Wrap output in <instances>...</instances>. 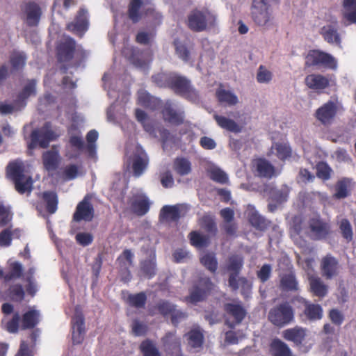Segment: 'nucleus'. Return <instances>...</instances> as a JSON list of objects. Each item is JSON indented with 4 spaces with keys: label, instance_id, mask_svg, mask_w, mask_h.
Instances as JSON below:
<instances>
[{
    "label": "nucleus",
    "instance_id": "nucleus-1",
    "mask_svg": "<svg viewBox=\"0 0 356 356\" xmlns=\"http://www.w3.org/2000/svg\"><path fill=\"white\" fill-rule=\"evenodd\" d=\"M331 232L330 223L318 216L310 218L304 226H302L300 220H295L291 228L292 235L297 234L300 235V237L308 236L314 241L325 239L330 235Z\"/></svg>",
    "mask_w": 356,
    "mask_h": 356
},
{
    "label": "nucleus",
    "instance_id": "nucleus-2",
    "mask_svg": "<svg viewBox=\"0 0 356 356\" xmlns=\"http://www.w3.org/2000/svg\"><path fill=\"white\" fill-rule=\"evenodd\" d=\"M7 175L13 181L16 191L21 193H30L33 188L32 177L26 174L21 161H15L7 167Z\"/></svg>",
    "mask_w": 356,
    "mask_h": 356
},
{
    "label": "nucleus",
    "instance_id": "nucleus-3",
    "mask_svg": "<svg viewBox=\"0 0 356 356\" xmlns=\"http://www.w3.org/2000/svg\"><path fill=\"white\" fill-rule=\"evenodd\" d=\"M216 16L209 10L194 9L188 15L186 25L193 31L202 32L213 26Z\"/></svg>",
    "mask_w": 356,
    "mask_h": 356
},
{
    "label": "nucleus",
    "instance_id": "nucleus-4",
    "mask_svg": "<svg viewBox=\"0 0 356 356\" xmlns=\"http://www.w3.org/2000/svg\"><path fill=\"white\" fill-rule=\"evenodd\" d=\"M251 17L259 26H268L273 23V17L267 0H253Z\"/></svg>",
    "mask_w": 356,
    "mask_h": 356
},
{
    "label": "nucleus",
    "instance_id": "nucleus-5",
    "mask_svg": "<svg viewBox=\"0 0 356 356\" xmlns=\"http://www.w3.org/2000/svg\"><path fill=\"white\" fill-rule=\"evenodd\" d=\"M293 308L288 302L273 307L268 314L269 321L277 327H283L289 324L293 320Z\"/></svg>",
    "mask_w": 356,
    "mask_h": 356
},
{
    "label": "nucleus",
    "instance_id": "nucleus-6",
    "mask_svg": "<svg viewBox=\"0 0 356 356\" xmlns=\"http://www.w3.org/2000/svg\"><path fill=\"white\" fill-rule=\"evenodd\" d=\"M57 136L58 135L51 130L50 125L46 124L40 130H34L32 132L30 147H34L38 143L40 147L46 148Z\"/></svg>",
    "mask_w": 356,
    "mask_h": 356
},
{
    "label": "nucleus",
    "instance_id": "nucleus-7",
    "mask_svg": "<svg viewBox=\"0 0 356 356\" xmlns=\"http://www.w3.org/2000/svg\"><path fill=\"white\" fill-rule=\"evenodd\" d=\"M338 109L337 102L329 101L316 111L315 117L324 126H329L334 121Z\"/></svg>",
    "mask_w": 356,
    "mask_h": 356
},
{
    "label": "nucleus",
    "instance_id": "nucleus-8",
    "mask_svg": "<svg viewBox=\"0 0 356 356\" xmlns=\"http://www.w3.org/2000/svg\"><path fill=\"white\" fill-rule=\"evenodd\" d=\"M306 63L308 65H321L330 69L337 67V61L332 56L318 50L309 53Z\"/></svg>",
    "mask_w": 356,
    "mask_h": 356
},
{
    "label": "nucleus",
    "instance_id": "nucleus-9",
    "mask_svg": "<svg viewBox=\"0 0 356 356\" xmlns=\"http://www.w3.org/2000/svg\"><path fill=\"white\" fill-rule=\"evenodd\" d=\"M22 12L24 20L28 26H38L42 15V10L38 4L28 2L24 5Z\"/></svg>",
    "mask_w": 356,
    "mask_h": 356
},
{
    "label": "nucleus",
    "instance_id": "nucleus-10",
    "mask_svg": "<svg viewBox=\"0 0 356 356\" xmlns=\"http://www.w3.org/2000/svg\"><path fill=\"white\" fill-rule=\"evenodd\" d=\"M85 334L84 318L80 307H76L72 320V341L74 343H81Z\"/></svg>",
    "mask_w": 356,
    "mask_h": 356
},
{
    "label": "nucleus",
    "instance_id": "nucleus-11",
    "mask_svg": "<svg viewBox=\"0 0 356 356\" xmlns=\"http://www.w3.org/2000/svg\"><path fill=\"white\" fill-rule=\"evenodd\" d=\"M188 206L184 204L164 206L161 210L160 218L162 220L167 222L176 221L181 216H184L188 211Z\"/></svg>",
    "mask_w": 356,
    "mask_h": 356
},
{
    "label": "nucleus",
    "instance_id": "nucleus-12",
    "mask_svg": "<svg viewBox=\"0 0 356 356\" xmlns=\"http://www.w3.org/2000/svg\"><path fill=\"white\" fill-rule=\"evenodd\" d=\"M322 275L330 280L339 274L340 266L338 260L330 254L323 257L321 261Z\"/></svg>",
    "mask_w": 356,
    "mask_h": 356
},
{
    "label": "nucleus",
    "instance_id": "nucleus-13",
    "mask_svg": "<svg viewBox=\"0 0 356 356\" xmlns=\"http://www.w3.org/2000/svg\"><path fill=\"white\" fill-rule=\"evenodd\" d=\"M171 84L177 92L181 94L192 101L196 100L197 95L191 87L189 81L184 77L175 76L172 78Z\"/></svg>",
    "mask_w": 356,
    "mask_h": 356
},
{
    "label": "nucleus",
    "instance_id": "nucleus-14",
    "mask_svg": "<svg viewBox=\"0 0 356 356\" xmlns=\"http://www.w3.org/2000/svg\"><path fill=\"white\" fill-rule=\"evenodd\" d=\"M94 216V209L90 202L89 196H86L84 199L80 202L76 209L73 216V219L79 222L81 220L90 221Z\"/></svg>",
    "mask_w": 356,
    "mask_h": 356
},
{
    "label": "nucleus",
    "instance_id": "nucleus-15",
    "mask_svg": "<svg viewBox=\"0 0 356 356\" xmlns=\"http://www.w3.org/2000/svg\"><path fill=\"white\" fill-rule=\"evenodd\" d=\"M292 301L293 303L297 302L304 305V314L309 320L317 321L322 318L323 309L320 305L310 303L302 297H296Z\"/></svg>",
    "mask_w": 356,
    "mask_h": 356
},
{
    "label": "nucleus",
    "instance_id": "nucleus-16",
    "mask_svg": "<svg viewBox=\"0 0 356 356\" xmlns=\"http://www.w3.org/2000/svg\"><path fill=\"white\" fill-rule=\"evenodd\" d=\"M75 41L70 37H63L58 47V58L60 62L68 61L73 57Z\"/></svg>",
    "mask_w": 356,
    "mask_h": 356
},
{
    "label": "nucleus",
    "instance_id": "nucleus-17",
    "mask_svg": "<svg viewBox=\"0 0 356 356\" xmlns=\"http://www.w3.org/2000/svg\"><path fill=\"white\" fill-rule=\"evenodd\" d=\"M213 284L209 278L207 277H201L199 280L197 286L191 291L190 295V300L192 302H197L202 300L207 292L211 290Z\"/></svg>",
    "mask_w": 356,
    "mask_h": 356
},
{
    "label": "nucleus",
    "instance_id": "nucleus-18",
    "mask_svg": "<svg viewBox=\"0 0 356 356\" xmlns=\"http://www.w3.org/2000/svg\"><path fill=\"white\" fill-rule=\"evenodd\" d=\"M149 159L141 147H137L132 161L134 176H140L147 167Z\"/></svg>",
    "mask_w": 356,
    "mask_h": 356
},
{
    "label": "nucleus",
    "instance_id": "nucleus-19",
    "mask_svg": "<svg viewBox=\"0 0 356 356\" xmlns=\"http://www.w3.org/2000/svg\"><path fill=\"white\" fill-rule=\"evenodd\" d=\"M252 165L255 168L259 177L270 179L275 174L274 166L264 159H257L252 161Z\"/></svg>",
    "mask_w": 356,
    "mask_h": 356
},
{
    "label": "nucleus",
    "instance_id": "nucleus-20",
    "mask_svg": "<svg viewBox=\"0 0 356 356\" xmlns=\"http://www.w3.org/2000/svg\"><path fill=\"white\" fill-rule=\"evenodd\" d=\"M310 291L319 298L325 297L327 293L328 286L317 275L308 274Z\"/></svg>",
    "mask_w": 356,
    "mask_h": 356
},
{
    "label": "nucleus",
    "instance_id": "nucleus-21",
    "mask_svg": "<svg viewBox=\"0 0 356 356\" xmlns=\"http://www.w3.org/2000/svg\"><path fill=\"white\" fill-rule=\"evenodd\" d=\"M87 10H80L74 22L67 24V29L79 36H81L83 32L87 29L88 22L86 19Z\"/></svg>",
    "mask_w": 356,
    "mask_h": 356
},
{
    "label": "nucleus",
    "instance_id": "nucleus-22",
    "mask_svg": "<svg viewBox=\"0 0 356 356\" xmlns=\"http://www.w3.org/2000/svg\"><path fill=\"white\" fill-rule=\"evenodd\" d=\"M131 208L138 216L145 215L149 209L147 197L143 194L134 195L131 200Z\"/></svg>",
    "mask_w": 356,
    "mask_h": 356
},
{
    "label": "nucleus",
    "instance_id": "nucleus-23",
    "mask_svg": "<svg viewBox=\"0 0 356 356\" xmlns=\"http://www.w3.org/2000/svg\"><path fill=\"white\" fill-rule=\"evenodd\" d=\"M213 118L222 129L233 133H240L242 131L243 127L232 119L217 114H215Z\"/></svg>",
    "mask_w": 356,
    "mask_h": 356
},
{
    "label": "nucleus",
    "instance_id": "nucleus-24",
    "mask_svg": "<svg viewBox=\"0 0 356 356\" xmlns=\"http://www.w3.org/2000/svg\"><path fill=\"white\" fill-rule=\"evenodd\" d=\"M216 97L218 101L229 106H234L238 104V96L232 90L220 88L216 91Z\"/></svg>",
    "mask_w": 356,
    "mask_h": 356
},
{
    "label": "nucleus",
    "instance_id": "nucleus-25",
    "mask_svg": "<svg viewBox=\"0 0 356 356\" xmlns=\"http://www.w3.org/2000/svg\"><path fill=\"white\" fill-rule=\"evenodd\" d=\"M305 335V330L298 326L287 329L283 332V337L286 340L293 341L297 345L302 343Z\"/></svg>",
    "mask_w": 356,
    "mask_h": 356
},
{
    "label": "nucleus",
    "instance_id": "nucleus-26",
    "mask_svg": "<svg viewBox=\"0 0 356 356\" xmlns=\"http://www.w3.org/2000/svg\"><path fill=\"white\" fill-rule=\"evenodd\" d=\"M306 85L313 90H323L327 87L328 79L321 74H310L305 78Z\"/></svg>",
    "mask_w": 356,
    "mask_h": 356
},
{
    "label": "nucleus",
    "instance_id": "nucleus-27",
    "mask_svg": "<svg viewBox=\"0 0 356 356\" xmlns=\"http://www.w3.org/2000/svg\"><path fill=\"white\" fill-rule=\"evenodd\" d=\"M229 286L233 290L241 289V292L243 294H248L252 288L251 282L248 281L245 277H241L237 278V277H235L234 275H229Z\"/></svg>",
    "mask_w": 356,
    "mask_h": 356
},
{
    "label": "nucleus",
    "instance_id": "nucleus-28",
    "mask_svg": "<svg viewBox=\"0 0 356 356\" xmlns=\"http://www.w3.org/2000/svg\"><path fill=\"white\" fill-rule=\"evenodd\" d=\"M44 168L48 171H54L57 168L58 164V152L54 147L51 150L47 151L42 156Z\"/></svg>",
    "mask_w": 356,
    "mask_h": 356
},
{
    "label": "nucleus",
    "instance_id": "nucleus-29",
    "mask_svg": "<svg viewBox=\"0 0 356 356\" xmlns=\"http://www.w3.org/2000/svg\"><path fill=\"white\" fill-rule=\"evenodd\" d=\"M225 310L234 318L236 324L240 323L246 314L245 309L239 304L227 303L225 305Z\"/></svg>",
    "mask_w": 356,
    "mask_h": 356
},
{
    "label": "nucleus",
    "instance_id": "nucleus-30",
    "mask_svg": "<svg viewBox=\"0 0 356 356\" xmlns=\"http://www.w3.org/2000/svg\"><path fill=\"white\" fill-rule=\"evenodd\" d=\"M270 352L273 356H293L289 346L278 339H275L272 341Z\"/></svg>",
    "mask_w": 356,
    "mask_h": 356
},
{
    "label": "nucleus",
    "instance_id": "nucleus-31",
    "mask_svg": "<svg viewBox=\"0 0 356 356\" xmlns=\"http://www.w3.org/2000/svg\"><path fill=\"white\" fill-rule=\"evenodd\" d=\"M163 115L165 120L172 124H180L183 122L184 116L182 113H178L172 108L170 102H167L163 111Z\"/></svg>",
    "mask_w": 356,
    "mask_h": 356
},
{
    "label": "nucleus",
    "instance_id": "nucleus-32",
    "mask_svg": "<svg viewBox=\"0 0 356 356\" xmlns=\"http://www.w3.org/2000/svg\"><path fill=\"white\" fill-rule=\"evenodd\" d=\"M325 40L331 44H340L341 40L337 29L332 25L324 26L321 31Z\"/></svg>",
    "mask_w": 356,
    "mask_h": 356
},
{
    "label": "nucleus",
    "instance_id": "nucleus-33",
    "mask_svg": "<svg viewBox=\"0 0 356 356\" xmlns=\"http://www.w3.org/2000/svg\"><path fill=\"white\" fill-rule=\"evenodd\" d=\"M243 266V259L239 255H232L229 257L227 263V270L230 273L229 275L238 276Z\"/></svg>",
    "mask_w": 356,
    "mask_h": 356
},
{
    "label": "nucleus",
    "instance_id": "nucleus-34",
    "mask_svg": "<svg viewBox=\"0 0 356 356\" xmlns=\"http://www.w3.org/2000/svg\"><path fill=\"white\" fill-rule=\"evenodd\" d=\"M291 149L286 144L275 143L272 145L268 156L275 154L280 159L284 160L291 156Z\"/></svg>",
    "mask_w": 356,
    "mask_h": 356
},
{
    "label": "nucleus",
    "instance_id": "nucleus-35",
    "mask_svg": "<svg viewBox=\"0 0 356 356\" xmlns=\"http://www.w3.org/2000/svg\"><path fill=\"white\" fill-rule=\"evenodd\" d=\"M343 16L350 23H356V0H343Z\"/></svg>",
    "mask_w": 356,
    "mask_h": 356
},
{
    "label": "nucleus",
    "instance_id": "nucleus-36",
    "mask_svg": "<svg viewBox=\"0 0 356 356\" xmlns=\"http://www.w3.org/2000/svg\"><path fill=\"white\" fill-rule=\"evenodd\" d=\"M26 56L24 52L14 51L10 58V62L14 71L22 70L26 65Z\"/></svg>",
    "mask_w": 356,
    "mask_h": 356
},
{
    "label": "nucleus",
    "instance_id": "nucleus-37",
    "mask_svg": "<svg viewBox=\"0 0 356 356\" xmlns=\"http://www.w3.org/2000/svg\"><path fill=\"white\" fill-rule=\"evenodd\" d=\"M173 169L179 175H187L191 171V163L185 158H177L174 161Z\"/></svg>",
    "mask_w": 356,
    "mask_h": 356
},
{
    "label": "nucleus",
    "instance_id": "nucleus-38",
    "mask_svg": "<svg viewBox=\"0 0 356 356\" xmlns=\"http://www.w3.org/2000/svg\"><path fill=\"white\" fill-rule=\"evenodd\" d=\"M280 285L282 289L286 291L298 290V282L293 273L283 275L280 280Z\"/></svg>",
    "mask_w": 356,
    "mask_h": 356
},
{
    "label": "nucleus",
    "instance_id": "nucleus-39",
    "mask_svg": "<svg viewBox=\"0 0 356 356\" xmlns=\"http://www.w3.org/2000/svg\"><path fill=\"white\" fill-rule=\"evenodd\" d=\"M142 5V0H132L129 3L128 10L129 17L134 23L138 22L141 18L140 8Z\"/></svg>",
    "mask_w": 356,
    "mask_h": 356
},
{
    "label": "nucleus",
    "instance_id": "nucleus-40",
    "mask_svg": "<svg viewBox=\"0 0 356 356\" xmlns=\"http://www.w3.org/2000/svg\"><path fill=\"white\" fill-rule=\"evenodd\" d=\"M98 138V133L95 130L90 131L87 136V143L88 145L86 146V150L90 157L95 158L96 156V145L95 142Z\"/></svg>",
    "mask_w": 356,
    "mask_h": 356
},
{
    "label": "nucleus",
    "instance_id": "nucleus-41",
    "mask_svg": "<svg viewBox=\"0 0 356 356\" xmlns=\"http://www.w3.org/2000/svg\"><path fill=\"white\" fill-rule=\"evenodd\" d=\"M43 199L47 204V211L50 213H54L57 209L58 198L57 195L54 192H44L42 195Z\"/></svg>",
    "mask_w": 356,
    "mask_h": 356
},
{
    "label": "nucleus",
    "instance_id": "nucleus-42",
    "mask_svg": "<svg viewBox=\"0 0 356 356\" xmlns=\"http://www.w3.org/2000/svg\"><path fill=\"white\" fill-rule=\"evenodd\" d=\"M188 343L191 348H199L203 343V334L199 330H192L188 334Z\"/></svg>",
    "mask_w": 356,
    "mask_h": 356
},
{
    "label": "nucleus",
    "instance_id": "nucleus-43",
    "mask_svg": "<svg viewBox=\"0 0 356 356\" xmlns=\"http://www.w3.org/2000/svg\"><path fill=\"white\" fill-rule=\"evenodd\" d=\"M201 263L211 273H215L218 268V261L214 254L208 253L200 259Z\"/></svg>",
    "mask_w": 356,
    "mask_h": 356
},
{
    "label": "nucleus",
    "instance_id": "nucleus-44",
    "mask_svg": "<svg viewBox=\"0 0 356 356\" xmlns=\"http://www.w3.org/2000/svg\"><path fill=\"white\" fill-rule=\"evenodd\" d=\"M36 94V81L35 79L28 80L25 83L22 91L19 94V99L24 100L31 96Z\"/></svg>",
    "mask_w": 356,
    "mask_h": 356
},
{
    "label": "nucleus",
    "instance_id": "nucleus-45",
    "mask_svg": "<svg viewBox=\"0 0 356 356\" xmlns=\"http://www.w3.org/2000/svg\"><path fill=\"white\" fill-rule=\"evenodd\" d=\"M273 73L265 66L260 65L257 72V81L259 83L268 84L273 79Z\"/></svg>",
    "mask_w": 356,
    "mask_h": 356
},
{
    "label": "nucleus",
    "instance_id": "nucleus-46",
    "mask_svg": "<svg viewBox=\"0 0 356 356\" xmlns=\"http://www.w3.org/2000/svg\"><path fill=\"white\" fill-rule=\"evenodd\" d=\"M350 183V179L344 178L339 180L336 185L335 197L341 199L348 196V187Z\"/></svg>",
    "mask_w": 356,
    "mask_h": 356
},
{
    "label": "nucleus",
    "instance_id": "nucleus-47",
    "mask_svg": "<svg viewBox=\"0 0 356 356\" xmlns=\"http://www.w3.org/2000/svg\"><path fill=\"white\" fill-rule=\"evenodd\" d=\"M248 217L252 226L257 229H263L265 227V220L254 209H250Z\"/></svg>",
    "mask_w": 356,
    "mask_h": 356
},
{
    "label": "nucleus",
    "instance_id": "nucleus-48",
    "mask_svg": "<svg viewBox=\"0 0 356 356\" xmlns=\"http://www.w3.org/2000/svg\"><path fill=\"white\" fill-rule=\"evenodd\" d=\"M39 314L36 311H29L23 316V327L24 328L33 327L38 322Z\"/></svg>",
    "mask_w": 356,
    "mask_h": 356
},
{
    "label": "nucleus",
    "instance_id": "nucleus-49",
    "mask_svg": "<svg viewBox=\"0 0 356 356\" xmlns=\"http://www.w3.org/2000/svg\"><path fill=\"white\" fill-rule=\"evenodd\" d=\"M190 240L193 245L201 248L207 245L209 238L206 236L194 231L190 234Z\"/></svg>",
    "mask_w": 356,
    "mask_h": 356
},
{
    "label": "nucleus",
    "instance_id": "nucleus-50",
    "mask_svg": "<svg viewBox=\"0 0 356 356\" xmlns=\"http://www.w3.org/2000/svg\"><path fill=\"white\" fill-rule=\"evenodd\" d=\"M209 172L211 178L217 182L225 184L228 181L227 174L217 167H211L209 169Z\"/></svg>",
    "mask_w": 356,
    "mask_h": 356
},
{
    "label": "nucleus",
    "instance_id": "nucleus-51",
    "mask_svg": "<svg viewBox=\"0 0 356 356\" xmlns=\"http://www.w3.org/2000/svg\"><path fill=\"white\" fill-rule=\"evenodd\" d=\"M332 172L331 168L326 163L320 162L316 165L317 177L323 180L329 179Z\"/></svg>",
    "mask_w": 356,
    "mask_h": 356
},
{
    "label": "nucleus",
    "instance_id": "nucleus-52",
    "mask_svg": "<svg viewBox=\"0 0 356 356\" xmlns=\"http://www.w3.org/2000/svg\"><path fill=\"white\" fill-rule=\"evenodd\" d=\"M140 348L144 356H161L156 346L149 341H143Z\"/></svg>",
    "mask_w": 356,
    "mask_h": 356
},
{
    "label": "nucleus",
    "instance_id": "nucleus-53",
    "mask_svg": "<svg viewBox=\"0 0 356 356\" xmlns=\"http://www.w3.org/2000/svg\"><path fill=\"white\" fill-rule=\"evenodd\" d=\"M140 268L143 273L149 277L155 274L156 264L154 259L143 261L140 264Z\"/></svg>",
    "mask_w": 356,
    "mask_h": 356
},
{
    "label": "nucleus",
    "instance_id": "nucleus-54",
    "mask_svg": "<svg viewBox=\"0 0 356 356\" xmlns=\"http://www.w3.org/2000/svg\"><path fill=\"white\" fill-rule=\"evenodd\" d=\"M159 312L163 316L172 315L176 309L175 305L168 301H161L157 305Z\"/></svg>",
    "mask_w": 356,
    "mask_h": 356
},
{
    "label": "nucleus",
    "instance_id": "nucleus-55",
    "mask_svg": "<svg viewBox=\"0 0 356 356\" xmlns=\"http://www.w3.org/2000/svg\"><path fill=\"white\" fill-rule=\"evenodd\" d=\"M340 229L343 236L348 241L353 238V231L350 223L346 219L341 220L340 222Z\"/></svg>",
    "mask_w": 356,
    "mask_h": 356
},
{
    "label": "nucleus",
    "instance_id": "nucleus-56",
    "mask_svg": "<svg viewBox=\"0 0 356 356\" xmlns=\"http://www.w3.org/2000/svg\"><path fill=\"white\" fill-rule=\"evenodd\" d=\"M128 300L131 305L136 307H141L145 303L146 296L143 293H140L136 295H130Z\"/></svg>",
    "mask_w": 356,
    "mask_h": 356
},
{
    "label": "nucleus",
    "instance_id": "nucleus-57",
    "mask_svg": "<svg viewBox=\"0 0 356 356\" xmlns=\"http://www.w3.org/2000/svg\"><path fill=\"white\" fill-rule=\"evenodd\" d=\"M10 296L13 300L21 301L24 297V291L21 285H14L10 288Z\"/></svg>",
    "mask_w": 356,
    "mask_h": 356
},
{
    "label": "nucleus",
    "instance_id": "nucleus-58",
    "mask_svg": "<svg viewBox=\"0 0 356 356\" xmlns=\"http://www.w3.org/2000/svg\"><path fill=\"white\" fill-rule=\"evenodd\" d=\"M272 268L269 264H264L257 272V277L261 282H266L270 277Z\"/></svg>",
    "mask_w": 356,
    "mask_h": 356
},
{
    "label": "nucleus",
    "instance_id": "nucleus-59",
    "mask_svg": "<svg viewBox=\"0 0 356 356\" xmlns=\"http://www.w3.org/2000/svg\"><path fill=\"white\" fill-rule=\"evenodd\" d=\"M188 317V314L181 310L175 309L171 315V321L174 325H177L179 323L184 321Z\"/></svg>",
    "mask_w": 356,
    "mask_h": 356
},
{
    "label": "nucleus",
    "instance_id": "nucleus-60",
    "mask_svg": "<svg viewBox=\"0 0 356 356\" xmlns=\"http://www.w3.org/2000/svg\"><path fill=\"white\" fill-rule=\"evenodd\" d=\"M289 193V188L284 187L281 190H277L273 192L272 197L279 203H282L286 200Z\"/></svg>",
    "mask_w": 356,
    "mask_h": 356
},
{
    "label": "nucleus",
    "instance_id": "nucleus-61",
    "mask_svg": "<svg viewBox=\"0 0 356 356\" xmlns=\"http://www.w3.org/2000/svg\"><path fill=\"white\" fill-rule=\"evenodd\" d=\"M79 174L78 167L76 165H70L65 167L64 175L68 180L75 179Z\"/></svg>",
    "mask_w": 356,
    "mask_h": 356
},
{
    "label": "nucleus",
    "instance_id": "nucleus-62",
    "mask_svg": "<svg viewBox=\"0 0 356 356\" xmlns=\"http://www.w3.org/2000/svg\"><path fill=\"white\" fill-rule=\"evenodd\" d=\"M175 46L177 54L179 56L184 60H186L188 58V51L186 47L178 40L175 41Z\"/></svg>",
    "mask_w": 356,
    "mask_h": 356
},
{
    "label": "nucleus",
    "instance_id": "nucleus-63",
    "mask_svg": "<svg viewBox=\"0 0 356 356\" xmlns=\"http://www.w3.org/2000/svg\"><path fill=\"white\" fill-rule=\"evenodd\" d=\"M23 272L22 265L18 262H14L11 264L10 272V278L19 277Z\"/></svg>",
    "mask_w": 356,
    "mask_h": 356
},
{
    "label": "nucleus",
    "instance_id": "nucleus-64",
    "mask_svg": "<svg viewBox=\"0 0 356 356\" xmlns=\"http://www.w3.org/2000/svg\"><path fill=\"white\" fill-rule=\"evenodd\" d=\"M329 316L331 321L336 325L341 324L343 321V314L337 309L330 310Z\"/></svg>",
    "mask_w": 356,
    "mask_h": 356
}]
</instances>
